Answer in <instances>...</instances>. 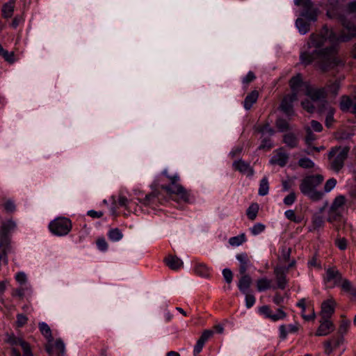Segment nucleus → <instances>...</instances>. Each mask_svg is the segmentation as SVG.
Segmentation results:
<instances>
[{"instance_id":"1","label":"nucleus","mask_w":356,"mask_h":356,"mask_svg":"<svg viewBox=\"0 0 356 356\" xmlns=\"http://www.w3.org/2000/svg\"><path fill=\"white\" fill-rule=\"evenodd\" d=\"M342 24L344 31L339 36L327 26H324L319 33L311 34L304 49L300 51V63L307 66L316 62L323 72L341 65L342 62L338 56L339 43L356 36L355 24L346 20Z\"/></svg>"},{"instance_id":"2","label":"nucleus","mask_w":356,"mask_h":356,"mask_svg":"<svg viewBox=\"0 0 356 356\" xmlns=\"http://www.w3.org/2000/svg\"><path fill=\"white\" fill-rule=\"evenodd\" d=\"M180 177L177 174L170 175L167 170H163L152 184L154 191L145 196L140 202L155 209L163 204L166 199L156 191L161 189L168 195H175L178 200L190 202V193L179 184Z\"/></svg>"},{"instance_id":"3","label":"nucleus","mask_w":356,"mask_h":356,"mask_svg":"<svg viewBox=\"0 0 356 356\" xmlns=\"http://www.w3.org/2000/svg\"><path fill=\"white\" fill-rule=\"evenodd\" d=\"M294 3L302 8L300 15L307 20L298 18L296 25L301 34H306L310 30L309 22L317 20L318 10L313 8V3L311 0H294Z\"/></svg>"},{"instance_id":"4","label":"nucleus","mask_w":356,"mask_h":356,"mask_svg":"<svg viewBox=\"0 0 356 356\" xmlns=\"http://www.w3.org/2000/svg\"><path fill=\"white\" fill-rule=\"evenodd\" d=\"M324 180V177L321 175H310L305 177L300 184V192L305 196H307L312 201L320 200L323 193L316 190Z\"/></svg>"},{"instance_id":"5","label":"nucleus","mask_w":356,"mask_h":356,"mask_svg":"<svg viewBox=\"0 0 356 356\" xmlns=\"http://www.w3.org/2000/svg\"><path fill=\"white\" fill-rule=\"evenodd\" d=\"M349 151L350 147L348 146H339L331 149L328 157L331 160V168L333 170L339 172L343 168Z\"/></svg>"},{"instance_id":"6","label":"nucleus","mask_w":356,"mask_h":356,"mask_svg":"<svg viewBox=\"0 0 356 356\" xmlns=\"http://www.w3.org/2000/svg\"><path fill=\"white\" fill-rule=\"evenodd\" d=\"M7 343L10 346V356H22L19 347L22 348L23 356H33L30 344L22 338L10 336Z\"/></svg>"},{"instance_id":"7","label":"nucleus","mask_w":356,"mask_h":356,"mask_svg":"<svg viewBox=\"0 0 356 356\" xmlns=\"http://www.w3.org/2000/svg\"><path fill=\"white\" fill-rule=\"evenodd\" d=\"M72 227V221L65 217H58L49 225L50 232L59 236L67 235L71 231Z\"/></svg>"},{"instance_id":"8","label":"nucleus","mask_w":356,"mask_h":356,"mask_svg":"<svg viewBox=\"0 0 356 356\" xmlns=\"http://www.w3.org/2000/svg\"><path fill=\"white\" fill-rule=\"evenodd\" d=\"M342 278L341 273L335 266L327 268L323 277L324 284L328 289L339 286Z\"/></svg>"},{"instance_id":"9","label":"nucleus","mask_w":356,"mask_h":356,"mask_svg":"<svg viewBox=\"0 0 356 356\" xmlns=\"http://www.w3.org/2000/svg\"><path fill=\"white\" fill-rule=\"evenodd\" d=\"M45 349L49 356H65V347L60 339L54 341L53 339L48 341Z\"/></svg>"},{"instance_id":"10","label":"nucleus","mask_w":356,"mask_h":356,"mask_svg":"<svg viewBox=\"0 0 356 356\" xmlns=\"http://www.w3.org/2000/svg\"><path fill=\"white\" fill-rule=\"evenodd\" d=\"M343 343L344 338L343 336H334L330 340H327L324 342L323 346L325 349V353L327 355L330 356L332 354V353L339 348L340 346L343 344Z\"/></svg>"},{"instance_id":"11","label":"nucleus","mask_w":356,"mask_h":356,"mask_svg":"<svg viewBox=\"0 0 356 356\" xmlns=\"http://www.w3.org/2000/svg\"><path fill=\"white\" fill-rule=\"evenodd\" d=\"M289 159V154L285 152L283 147H280L273 152V156L270 160V163L284 167L288 163Z\"/></svg>"},{"instance_id":"12","label":"nucleus","mask_w":356,"mask_h":356,"mask_svg":"<svg viewBox=\"0 0 356 356\" xmlns=\"http://www.w3.org/2000/svg\"><path fill=\"white\" fill-rule=\"evenodd\" d=\"M259 312L265 318H269L273 321L282 320L286 316V313L282 309H277L276 312L273 314L271 309L267 305L261 307Z\"/></svg>"},{"instance_id":"13","label":"nucleus","mask_w":356,"mask_h":356,"mask_svg":"<svg viewBox=\"0 0 356 356\" xmlns=\"http://www.w3.org/2000/svg\"><path fill=\"white\" fill-rule=\"evenodd\" d=\"M298 99L296 94H291L285 96L282 99L280 108L289 117L295 114L293 108V102Z\"/></svg>"},{"instance_id":"14","label":"nucleus","mask_w":356,"mask_h":356,"mask_svg":"<svg viewBox=\"0 0 356 356\" xmlns=\"http://www.w3.org/2000/svg\"><path fill=\"white\" fill-rule=\"evenodd\" d=\"M345 197L343 195H339L334 200L329 213V221L335 219L336 216H339L343 207L345 204Z\"/></svg>"},{"instance_id":"15","label":"nucleus","mask_w":356,"mask_h":356,"mask_svg":"<svg viewBox=\"0 0 356 356\" xmlns=\"http://www.w3.org/2000/svg\"><path fill=\"white\" fill-rule=\"evenodd\" d=\"M305 95L309 97L312 101H321L325 99L327 90L324 88H312L306 86Z\"/></svg>"},{"instance_id":"16","label":"nucleus","mask_w":356,"mask_h":356,"mask_svg":"<svg viewBox=\"0 0 356 356\" xmlns=\"http://www.w3.org/2000/svg\"><path fill=\"white\" fill-rule=\"evenodd\" d=\"M232 167L234 170L238 171L247 176L251 177L254 175V170L250 163L242 159L235 161L232 164Z\"/></svg>"},{"instance_id":"17","label":"nucleus","mask_w":356,"mask_h":356,"mask_svg":"<svg viewBox=\"0 0 356 356\" xmlns=\"http://www.w3.org/2000/svg\"><path fill=\"white\" fill-rule=\"evenodd\" d=\"M336 302L333 299H328L321 305V316L322 318H330L334 312Z\"/></svg>"},{"instance_id":"18","label":"nucleus","mask_w":356,"mask_h":356,"mask_svg":"<svg viewBox=\"0 0 356 356\" xmlns=\"http://www.w3.org/2000/svg\"><path fill=\"white\" fill-rule=\"evenodd\" d=\"M334 329L332 322L330 318H322L320 320V325L316 331V336H326Z\"/></svg>"},{"instance_id":"19","label":"nucleus","mask_w":356,"mask_h":356,"mask_svg":"<svg viewBox=\"0 0 356 356\" xmlns=\"http://www.w3.org/2000/svg\"><path fill=\"white\" fill-rule=\"evenodd\" d=\"M289 85L292 90L291 94H296V97L298 96L300 91L302 88H306V84L302 81V76L300 74L295 76H293L289 81Z\"/></svg>"},{"instance_id":"20","label":"nucleus","mask_w":356,"mask_h":356,"mask_svg":"<svg viewBox=\"0 0 356 356\" xmlns=\"http://www.w3.org/2000/svg\"><path fill=\"white\" fill-rule=\"evenodd\" d=\"M274 273L276 277L277 287L281 289H284L287 284V270H284L282 268H276Z\"/></svg>"},{"instance_id":"21","label":"nucleus","mask_w":356,"mask_h":356,"mask_svg":"<svg viewBox=\"0 0 356 356\" xmlns=\"http://www.w3.org/2000/svg\"><path fill=\"white\" fill-rule=\"evenodd\" d=\"M16 227L15 223L12 220H8L2 224L0 229V237L1 243H6L10 232L13 231Z\"/></svg>"},{"instance_id":"22","label":"nucleus","mask_w":356,"mask_h":356,"mask_svg":"<svg viewBox=\"0 0 356 356\" xmlns=\"http://www.w3.org/2000/svg\"><path fill=\"white\" fill-rule=\"evenodd\" d=\"M164 261L171 270H178L183 267V261L177 256L168 255Z\"/></svg>"},{"instance_id":"23","label":"nucleus","mask_w":356,"mask_h":356,"mask_svg":"<svg viewBox=\"0 0 356 356\" xmlns=\"http://www.w3.org/2000/svg\"><path fill=\"white\" fill-rule=\"evenodd\" d=\"M194 271L196 275L202 277H209L211 275V268L204 263L196 262L194 266Z\"/></svg>"},{"instance_id":"24","label":"nucleus","mask_w":356,"mask_h":356,"mask_svg":"<svg viewBox=\"0 0 356 356\" xmlns=\"http://www.w3.org/2000/svg\"><path fill=\"white\" fill-rule=\"evenodd\" d=\"M236 257L240 262L239 273L241 275H243L246 273L250 263L248 256L246 253H241L238 254Z\"/></svg>"},{"instance_id":"25","label":"nucleus","mask_w":356,"mask_h":356,"mask_svg":"<svg viewBox=\"0 0 356 356\" xmlns=\"http://www.w3.org/2000/svg\"><path fill=\"white\" fill-rule=\"evenodd\" d=\"M241 275L242 276L238 283V287L240 291L244 294H246L251 285L252 279L248 275L245 273Z\"/></svg>"},{"instance_id":"26","label":"nucleus","mask_w":356,"mask_h":356,"mask_svg":"<svg viewBox=\"0 0 356 356\" xmlns=\"http://www.w3.org/2000/svg\"><path fill=\"white\" fill-rule=\"evenodd\" d=\"M15 0H9L7 3H4L2 6V16L6 19L10 18L15 10Z\"/></svg>"},{"instance_id":"27","label":"nucleus","mask_w":356,"mask_h":356,"mask_svg":"<svg viewBox=\"0 0 356 356\" xmlns=\"http://www.w3.org/2000/svg\"><path fill=\"white\" fill-rule=\"evenodd\" d=\"M283 142L289 148H295L298 147L299 140L297 136L293 133H288L284 135Z\"/></svg>"},{"instance_id":"28","label":"nucleus","mask_w":356,"mask_h":356,"mask_svg":"<svg viewBox=\"0 0 356 356\" xmlns=\"http://www.w3.org/2000/svg\"><path fill=\"white\" fill-rule=\"evenodd\" d=\"M259 97V92L257 90L252 91L250 94H248L243 102L244 108L246 110H249L251 108L252 105L257 102Z\"/></svg>"},{"instance_id":"29","label":"nucleus","mask_w":356,"mask_h":356,"mask_svg":"<svg viewBox=\"0 0 356 356\" xmlns=\"http://www.w3.org/2000/svg\"><path fill=\"white\" fill-rule=\"evenodd\" d=\"M298 327L296 325H288L287 326L282 325L280 326V334L282 339H285L289 333H295L298 331Z\"/></svg>"},{"instance_id":"30","label":"nucleus","mask_w":356,"mask_h":356,"mask_svg":"<svg viewBox=\"0 0 356 356\" xmlns=\"http://www.w3.org/2000/svg\"><path fill=\"white\" fill-rule=\"evenodd\" d=\"M272 281L266 277L259 279L257 281V289L258 291H264L271 288Z\"/></svg>"},{"instance_id":"31","label":"nucleus","mask_w":356,"mask_h":356,"mask_svg":"<svg viewBox=\"0 0 356 356\" xmlns=\"http://www.w3.org/2000/svg\"><path fill=\"white\" fill-rule=\"evenodd\" d=\"M324 225L323 218L319 214H314L312 218V229L311 230H316Z\"/></svg>"},{"instance_id":"32","label":"nucleus","mask_w":356,"mask_h":356,"mask_svg":"<svg viewBox=\"0 0 356 356\" xmlns=\"http://www.w3.org/2000/svg\"><path fill=\"white\" fill-rule=\"evenodd\" d=\"M38 326L40 332L47 339V341L53 339L51 330L46 323H40Z\"/></svg>"},{"instance_id":"33","label":"nucleus","mask_w":356,"mask_h":356,"mask_svg":"<svg viewBox=\"0 0 356 356\" xmlns=\"http://www.w3.org/2000/svg\"><path fill=\"white\" fill-rule=\"evenodd\" d=\"M268 191H269L268 180L266 177H264L260 181L258 193L261 196H264L268 193Z\"/></svg>"},{"instance_id":"34","label":"nucleus","mask_w":356,"mask_h":356,"mask_svg":"<svg viewBox=\"0 0 356 356\" xmlns=\"http://www.w3.org/2000/svg\"><path fill=\"white\" fill-rule=\"evenodd\" d=\"M297 306L300 307L302 309V316L304 319L307 321L313 320L314 318L315 314L313 311H312L310 314L306 315L305 314L306 310V305H305V300L301 299L297 302Z\"/></svg>"},{"instance_id":"35","label":"nucleus","mask_w":356,"mask_h":356,"mask_svg":"<svg viewBox=\"0 0 356 356\" xmlns=\"http://www.w3.org/2000/svg\"><path fill=\"white\" fill-rule=\"evenodd\" d=\"M353 101L348 96H342L340 101V108L343 111H348L352 107Z\"/></svg>"},{"instance_id":"36","label":"nucleus","mask_w":356,"mask_h":356,"mask_svg":"<svg viewBox=\"0 0 356 356\" xmlns=\"http://www.w3.org/2000/svg\"><path fill=\"white\" fill-rule=\"evenodd\" d=\"M246 241L245 234H241L236 236L231 237L229 239V243L232 246H239Z\"/></svg>"},{"instance_id":"37","label":"nucleus","mask_w":356,"mask_h":356,"mask_svg":"<svg viewBox=\"0 0 356 356\" xmlns=\"http://www.w3.org/2000/svg\"><path fill=\"white\" fill-rule=\"evenodd\" d=\"M108 236L112 241H118L122 238L123 234L118 228H114L109 230Z\"/></svg>"},{"instance_id":"38","label":"nucleus","mask_w":356,"mask_h":356,"mask_svg":"<svg viewBox=\"0 0 356 356\" xmlns=\"http://www.w3.org/2000/svg\"><path fill=\"white\" fill-rule=\"evenodd\" d=\"M259 211V206L257 204H252L248 209H247V216L248 218L251 220H254L257 216Z\"/></svg>"},{"instance_id":"39","label":"nucleus","mask_w":356,"mask_h":356,"mask_svg":"<svg viewBox=\"0 0 356 356\" xmlns=\"http://www.w3.org/2000/svg\"><path fill=\"white\" fill-rule=\"evenodd\" d=\"M275 126L281 132H284L289 129V124L288 122L282 118L277 119L275 122Z\"/></svg>"},{"instance_id":"40","label":"nucleus","mask_w":356,"mask_h":356,"mask_svg":"<svg viewBox=\"0 0 356 356\" xmlns=\"http://www.w3.org/2000/svg\"><path fill=\"white\" fill-rule=\"evenodd\" d=\"M284 216L288 220L296 223H300L302 220V218L300 216H296L295 211L291 209L286 211Z\"/></svg>"},{"instance_id":"41","label":"nucleus","mask_w":356,"mask_h":356,"mask_svg":"<svg viewBox=\"0 0 356 356\" xmlns=\"http://www.w3.org/2000/svg\"><path fill=\"white\" fill-rule=\"evenodd\" d=\"M334 113H335V109L332 107H329L327 108V114H326V118H325V126L327 127H330L334 120Z\"/></svg>"},{"instance_id":"42","label":"nucleus","mask_w":356,"mask_h":356,"mask_svg":"<svg viewBox=\"0 0 356 356\" xmlns=\"http://www.w3.org/2000/svg\"><path fill=\"white\" fill-rule=\"evenodd\" d=\"M350 322L348 320H342L340 323L338 334L343 337V334H346L350 327Z\"/></svg>"},{"instance_id":"43","label":"nucleus","mask_w":356,"mask_h":356,"mask_svg":"<svg viewBox=\"0 0 356 356\" xmlns=\"http://www.w3.org/2000/svg\"><path fill=\"white\" fill-rule=\"evenodd\" d=\"M257 131L262 135L267 134L269 136H273L275 134L274 129L268 123L258 126Z\"/></svg>"},{"instance_id":"44","label":"nucleus","mask_w":356,"mask_h":356,"mask_svg":"<svg viewBox=\"0 0 356 356\" xmlns=\"http://www.w3.org/2000/svg\"><path fill=\"white\" fill-rule=\"evenodd\" d=\"M298 165L300 167L305 169H309L314 167V163L310 159L307 157L301 158L298 161Z\"/></svg>"},{"instance_id":"45","label":"nucleus","mask_w":356,"mask_h":356,"mask_svg":"<svg viewBox=\"0 0 356 356\" xmlns=\"http://www.w3.org/2000/svg\"><path fill=\"white\" fill-rule=\"evenodd\" d=\"M334 244L339 250H345L347 248L348 242L344 237L339 234L334 241Z\"/></svg>"},{"instance_id":"46","label":"nucleus","mask_w":356,"mask_h":356,"mask_svg":"<svg viewBox=\"0 0 356 356\" xmlns=\"http://www.w3.org/2000/svg\"><path fill=\"white\" fill-rule=\"evenodd\" d=\"M339 286L341 287L343 291L346 293H349L354 287L350 281L343 277L341 279V282H340Z\"/></svg>"},{"instance_id":"47","label":"nucleus","mask_w":356,"mask_h":356,"mask_svg":"<svg viewBox=\"0 0 356 356\" xmlns=\"http://www.w3.org/2000/svg\"><path fill=\"white\" fill-rule=\"evenodd\" d=\"M266 226L262 223H256L250 229L251 234L254 236L258 235L265 230Z\"/></svg>"},{"instance_id":"48","label":"nucleus","mask_w":356,"mask_h":356,"mask_svg":"<svg viewBox=\"0 0 356 356\" xmlns=\"http://www.w3.org/2000/svg\"><path fill=\"white\" fill-rule=\"evenodd\" d=\"M296 200V194L295 192L291 191L283 200V202L286 206L292 205Z\"/></svg>"},{"instance_id":"49","label":"nucleus","mask_w":356,"mask_h":356,"mask_svg":"<svg viewBox=\"0 0 356 356\" xmlns=\"http://www.w3.org/2000/svg\"><path fill=\"white\" fill-rule=\"evenodd\" d=\"M272 147H273V144L271 143V140L269 138H265L261 140V143L259 147V149L269 150L272 148Z\"/></svg>"},{"instance_id":"50","label":"nucleus","mask_w":356,"mask_h":356,"mask_svg":"<svg viewBox=\"0 0 356 356\" xmlns=\"http://www.w3.org/2000/svg\"><path fill=\"white\" fill-rule=\"evenodd\" d=\"M336 184L337 180L334 178L329 179L324 186L325 192H330L332 189H333L335 187Z\"/></svg>"},{"instance_id":"51","label":"nucleus","mask_w":356,"mask_h":356,"mask_svg":"<svg viewBox=\"0 0 356 356\" xmlns=\"http://www.w3.org/2000/svg\"><path fill=\"white\" fill-rule=\"evenodd\" d=\"M213 334V331L206 330L202 332V335L200 336L198 340L205 343L212 337Z\"/></svg>"},{"instance_id":"52","label":"nucleus","mask_w":356,"mask_h":356,"mask_svg":"<svg viewBox=\"0 0 356 356\" xmlns=\"http://www.w3.org/2000/svg\"><path fill=\"white\" fill-rule=\"evenodd\" d=\"M118 204L120 207H124L127 208L128 209H131V202L129 200L124 196H120L118 200Z\"/></svg>"},{"instance_id":"53","label":"nucleus","mask_w":356,"mask_h":356,"mask_svg":"<svg viewBox=\"0 0 356 356\" xmlns=\"http://www.w3.org/2000/svg\"><path fill=\"white\" fill-rule=\"evenodd\" d=\"M27 321H28V318L25 315H24L22 314H18L17 315L16 323L18 327L24 326L25 324L27 323Z\"/></svg>"},{"instance_id":"54","label":"nucleus","mask_w":356,"mask_h":356,"mask_svg":"<svg viewBox=\"0 0 356 356\" xmlns=\"http://www.w3.org/2000/svg\"><path fill=\"white\" fill-rule=\"evenodd\" d=\"M256 76L252 71H250L245 76L243 77L242 82L244 85L248 86L250 83L253 81Z\"/></svg>"},{"instance_id":"55","label":"nucleus","mask_w":356,"mask_h":356,"mask_svg":"<svg viewBox=\"0 0 356 356\" xmlns=\"http://www.w3.org/2000/svg\"><path fill=\"white\" fill-rule=\"evenodd\" d=\"M305 131L307 133L305 140L307 144H310L313 140L316 139L315 135L312 133L311 128L307 127L305 128Z\"/></svg>"},{"instance_id":"56","label":"nucleus","mask_w":356,"mask_h":356,"mask_svg":"<svg viewBox=\"0 0 356 356\" xmlns=\"http://www.w3.org/2000/svg\"><path fill=\"white\" fill-rule=\"evenodd\" d=\"M222 275L225 280V281L228 283V284H230L232 281V279H233V273L232 272V270L229 268H225L223 270H222Z\"/></svg>"},{"instance_id":"57","label":"nucleus","mask_w":356,"mask_h":356,"mask_svg":"<svg viewBox=\"0 0 356 356\" xmlns=\"http://www.w3.org/2000/svg\"><path fill=\"white\" fill-rule=\"evenodd\" d=\"M302 106L305 110H306L309 113H313L314 111V106L312 102L309 100H305L302 102Z\"/></svg>"},{"instance_id":"58","label":"nucleus","mask_w":356,"mask_h":356,"mask_svg":"<svg viewBox=\"0 0 356 356\" xmlns=\"http://www.w3.org/2000/svg\"><path fill=\"white\" fill-rule=\"evenodd\" d=\"M255 303V298L253 295L248 294V293L245 294V305L247 308L252 307Z\"/></svg>"},{"instance_id":"59","label":"nucleus","mask_w":356,"mask_h":356,"mask_svg":"<svg viewBox=\"0 0 356 356\" xmlns=\"http://www.w3.org/2000/svg\"><path fill=\"white\" fill-rule=\"evenodd\" d=\"M1 56H3V58L8 62L12 63L14 62V53L13 52H8V51L3 50V52L1 53Z\"/></svg>"},{"instance_id":"60","label":"nucleus","mask_w":356,"mask_h":356,"mask_svg":"<svg viewBox=\"0 0 356 356\" xmlns=\"http://www.w3.org/2000/svg\"><path fill=\"white\" fill-rule=\"evenodd\" d=\"M339 89V83L338 81H334L327 86V90L334 95L337 94Z\"/></svg>"},{"instance_id":"61","label":"nucleus","mask_w":356,"mask_h":356,"mask_svg":"<svg viewBox=\"0 0 356 356\" xmlns=\"http://www.w3.org/2000/svg\"><path fill=\"white\" fill-rule=\"evenodd\" d=\"M205 343H202V341L197 340L194 349H193V355L194 356H198V355L201 353L202 350V348L204 347Z\"/></svg>"},{"instance_id":"62","label":"nucleus","mask_w":356,"mask_h":356,"mask_svg":"<svg viewBox=\"0 0 356 356\" xmlns=\"http://www.w3.org/2000/svg\"><path fill=\"white\" fill-rule=\"evenodd\" d=\"M97 246L101 251H105L108 248V243L104 238H99L97 241Z\"/></svg>"},{"instance_id":"63","label":"nucleus","mask_w":356,"mask_h":356,"mask_svg":"<svg viewBox=\"0 0 356 356\" xmlns=\"http://www.w3.org/2000/svg\"><path fill=\"white\" fill-rule=\"evenodd\" d=\"M15 280L17 282H19L20 284H23L26 282V275L23 272H19L15 275Z\"/></svg>"},{"instance_id":"64","label":"nucleus","mask_w":356,"mask_h":356,"mask_svg":"<svg viewBox=\"0 0 356 356\" xmlns=\"http://www.w3.org/2000/svg\"><path fill=\"white\" fill-rule=\"evenodd\" d=\"M284 298L280 293H276L273 297V301L275 305L281 306L284 303Z\"/></svg>"}]
</instances>
